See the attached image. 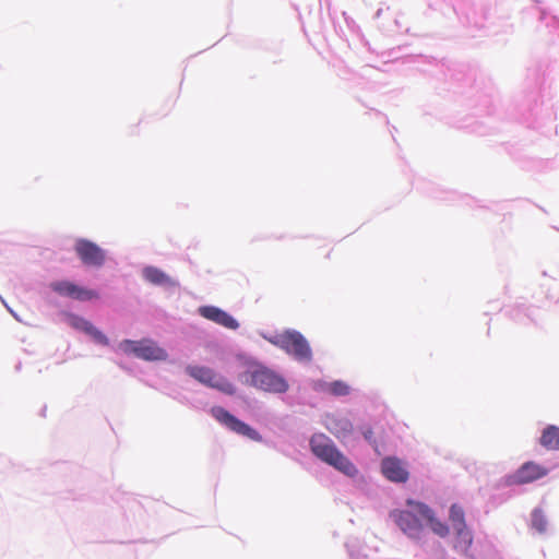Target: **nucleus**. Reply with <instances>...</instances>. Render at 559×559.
Here are the masks:
<instances>
[{"label":"nucleus","mask_w":559,"mask_h":559,"mask_svg":"<svg viewBox=\"0 0 559 559\" xmlns=\"http://www.w3.org/2000/svg\"><path fill=\"white\" fill-rule=\"evenodd\" d=\"M361 433L368 442L376 443V441L373 440V431L370 427L362 428Z\"/></svg>","instance_id":"nucleus-23"},{"label":"nucleus","mask_w":559,"mask_h":559,"mask_svg":"<svg viewBox=\"0 0 559 559\" xmlns=\"http://www.w3.org/2000/svg\"><path fill=\"white\" fill-rule=\"evenodd\" d=\"M199 313L203 318L230 330H236L239 326L236 319L215 306H202L199 308Z\"/></svg>","instance_id":"nucleus-11"},{"label":"nucleus","mask_w":559,"mask_h":559,"mask_svg":"<svg viewBox=\"0 0 559 559\" xmlns=\"http://www.w3.org/2000/svg\"><path fill=\"white\" fill-rule=\"evenodd\" d=\"M51 289L61 296H67L76 300L85 301L97 299L98 294L95 290L87 289L69 281L53 282Z\"/></svg>","instance_id":"nucleus-8"},{"label":"nucleus","mask_w":559,"mask_h":559,"mask_svg":"<svg viewBox=\"0 0 559 559\" xmlns=\"http://www.w3.org/2000/svg\"><path fill=\"white\" fill-rule=\"evenodd\" d=\"M186 370L190 377L206 385L211 380L210 374L213 369L203 366H188Z\"/></svg>","instance_id":"nucleus-18"},{"label":"nucleus","mask_w":559,"mask_h":559,"mask_svg":"<svg viewBox=\"0 0 559 559\" xmlns=\"http://www.w3.org/2000/svg\"><path fill=\"white\" fill-rule=\"evenodd\" d=\"M329 392L336 396H344L349 393V386L343 381H334L329 384Z\"/></svg>","instance_id":"nucleus-22"},{"label":"nucleus","mask_w":559,"mask_h":559,"mask_svg":"<svg viewBox=\"0 0 559 559\" xmlns=\"http://www.w3.org/2000/svg\"><path fill=\"white\" fill-rule=\"evenodd\" d=\"M325 427L340 440L349 437L354 431L352 421L346 417L328 416L325 419Z\"/></svg>","instance_id":"nucleus-12"},{"label":"nucleus","mask_w":559,"mask_h":559,"mask_svg":"<svg viewBox=\"0 0 559 559\" xmlns=\"http://www.w3.org/2000/svg\"><path fill=\"white\" fill-rule=\"evenodd\" d=\"M311 452L322 462L333 466L346 476H355L358 471L334 442L324 433H314L309 441Z\"/></svg>","instance_id":"nucleus-1"},{"label":"nucleus","mask_w":559,"mask_h":559,"mask_svg":"<svg viewBox=\"0 0 559 559\" xmlns=\"http://www.w3.org/2000/svg\"><path fill=\"white\" fill-rule=\"evenodd\" d=\"M119 348L126 354H133L145 360H165L167 358L166 350L151 340L139 342L124 340L119 344Z\"/></svg>","instance_id":"nucleus-5"},{"label":"nucleus","mask_w":559,"mask_h":559,"mask_svg":"<svg viewBox=\"0 0 559 559\" xmlns=\"http://www.w3.org/2000/svg\"><path fill=\"white\" fill-rule=\"evenodd\" d=\"M414 508L435 534L440 537H445L449 534V527L435 518L432 510L425 503H417L414 504Z\"/></svg>","instance_id":"nucleus-14"},{"label":"nucleus","mask_w":559,"mask_h":559,"mask_svg":"<svg viewBox=\"0 0 559 559\" xmlns=\"http://www.w3.org/2000/svg\"><path fill=\"white\" fill-rule=\"evenodd\" d=\"M144 278L153 285L174 287L177 282L155 266H146L143 270Z\"/></svg>","instance_id":"nucleus-15"},{"label":"nucleus","mask_w":559,"mask_h":559,"mask_svg":"<svg viewBox=\"0 0 559 559\" xmlns=\"http://www.w3.org/2000/svg\"><path fill=\"white\" fill-rule=\"evenodd\" d=\"M454 531L456 532V547L466 551L473 543V535L471 531L467 530L466 526L456 528Z\"/></svg>","instance_id":"nucleus-19"},{"label":"nucleus","mask_w":559,"mask_h":559,"mask_svg":"<svg viewBox=\"0 0 559 559\" xmlns=\"http://www.w3.org/2000/svg\"><path fill=\"white\" fill-rule=\"evenodd\" d=\"M381 471L386 479L394 483H405L409 476L404 462L393 456L382 460Z\"/></svg>","instance_id":"nucleus-10"},{"label":"nucleus","mask_w":559,"mask_h":559,"mask_svg":"<svg viewBox=\"0 0 559 559\" xmlns=\"http://www.w3.org/2000/svg\"><path fill=\"white\" fill-rule=\"evenodd\" d=\"M449 519L454 530L466 526L464 511L457 504L451 506Z\"/></svg>","instance_id":"nucleus-20"},{"label":"nucleus","mask_w":559,"mask_h":559,"mask_svg":"<svg viewBox=\"0 0 559 559\" xmlns=\"http://www.w3.org/2000/svg\"><path fill=\"white\" fill-rule=\"evenodd\" d=\"M239 380L265 392L284 393L288 390V383L283 377L260 365L249 367L239 376Z\"/></svg>","instance_id":"nucleus-2"},{"label":"nucleus","mask_w":559,"mask_h":559,"mask_svg":"<svg viewBox=\"0 0 559 559\" xmlns=\"http://www.w3.org/2000/svg\"><path fill=\"white\" fill-rule=\"evenodd\" d=\"M539 443L547 450L559 451V427L547 426L542 432Z\"/></svg>","instance_id":"nucleus-17"},{"label":"nucleus","mask_w":559,"mask_h":559,"mask_svg":"<svg viewBox=\"0 0 559 559\" xmlns=\"http://www.w3.org/2000/svg\"><path fill=\"white\" fill-rule=\"evenodd\" d=\"M413 500L407 501L409 510L395 511L392 516L397 526L409 537L419 538L424 531L423 518L415 510L414 504H417Z\"/></svg>","instance_id":"nucleus-6"},{"label":"nucleus","mask_w":559,"mask_h":559,"mask_svg":"<svg viewBox=\"0 0 559 559\" xmlns=\"http://www.w3.org/2000/svg\"><path fill=\"white\" fill-rule=\"evenodd\" d=\"M211 415L222 425L237 435L247 437L250 440L261 442L262 436L251 426L241 421L222 406L211 408Z\"/></svg>","instance_id":"nucleus-4"},{"label":"nucleus","mask_w":559,"mask_h":559,"mask_svg":"<svg viewBox=\"0 0 559 559\" xmlns=\"http://www.w3.org/2000/svg\"><path fill=\"white\" fill-rule=\"evenodd\" d=\"M74 251L81 262L86 266L100 267L106 261V252L95 242L79 238L74 243Z\"/></svg>","instance_id":"nucleus-7"},{"label":"nucleus","mask_w":559,"mask_h":559,"mask_svg":"<svg viewBox=\"0 0 559 559\" xmlns=\"http://www.w3.org/2000/svg\"><path fill=\"white\" fill-rule=\"evenodd\" d=\"M70 324L74 329L80 330V331L86 333L87 335H90L96 343L102 344V345L109 344L107 336L103 332H100L98 329H96L92 324V322H90L88 320H86L82 317H79V316H71Z\"/></svg>","instance_id":"nucleus-13"},{"label":"nucleus","mask_w":559,"mask_h":559,"mask_svg":"<svg viewBox=\"0 0 559 559\" xmlns=\"http://www.w3.org/2000/svg\"><path fill=\"white\" fill-rule=\"evenodd\" d=\"M548 468L534 461L522 464L515 472L513 479L515 484L523 485L538 480L548 475Z\"/></svg>","instance_id":"nucleus-9"},{"label":"nucleus","mask_w":559,"mask_h":559,"mask_svg":"<svg viewBox=\"0 0 559 559\" xmlns=\"http://www.w3.org/2000/svg\"><path fill=\"white\" fill-rule=\"evenodd\" d=\"M547 519L542 509H534L532 512V527L543 534L547 530Z\"/></svg>","instance_id":"nucleus-21"},{"label":"nucleus","mask_w":559,"mask_h":559,"mask_svg":"<svg viewBox=\"0 0 559 559\" xmlns=\"http://www.w3.org/2000/svg\"><path fill=\"white\" fill-rule=\"evenodd\" d=\"M273 345L293 355L299 361H310L312 352L306 337L297 331H285L269 340Z\"/></svg>","instance_id":"nucleus-3"},{"label":"nucleus","mask_w":559,"mask_h":559,"mask_svg":"<svg viewBox=\"0 0 559 559\" xmlns=\"http://www.w3.org/2000/svg\"><path fill=\"white\" fill-rule=\"evenodd\" d=\"M210 382L206 383V386L215 389L226 395L236 394V386L224 376L212 370V374H210Z\"/></svg>","instance_id":"nucleus-16"}]
</instances>
